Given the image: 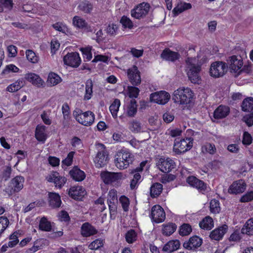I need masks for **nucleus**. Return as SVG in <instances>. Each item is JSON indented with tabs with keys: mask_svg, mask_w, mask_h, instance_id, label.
Masks as SVG:
<instances>
[{
	"mask_svg": "<svg viewBox=\"0 0 253 253\" xmlns=\"http://www.w3.org/2000/svg\"><path fill=\"white\" fill-rule=\"evenodd\" d=\"M186 63L187 74L189 80L193 84H199L201 80V65L198 63L196 59L193 58H188Z\"/></svg>",
	"mask_w": 253,
	"mask_h": 253,
	"instance_id": "1",
	"label": "nucleus"
},
{
	"mask_svg": "<svg viewBox=\"0 0 253 253\" xmlns=\"http://www.w3.org/2000/svg\"><path fill=\"white\" fill-rule=\"evenodd\" d=\"M133 161V156L127 149H121L115 155L114 162L116 166L123 169L126 168Z\"/></svg>",
	"mask_w": 253,
	"mask_h": 253,
	"instance_id": "2",
	"label": "nucleus"
},
{
	"mask_svg": "<svg viewBox=\"0 0 253 253\" xmlns=\"http://www.w3.org/2000/svg\"><path fill=\"white\" fill-rule=\"evenodd\" d=\"M193 93L190 88H178L174 91L172 100L176 103L187 104L190 102Z\"/></svg>",
	"mask_w": 253,
	"mask_h": 253,
	"instance_id": "3",
	"label": "nucleus"
},
{
	"mask_svg": "<svg viewBox=\"0 0 253 253\" xmlns=\"http://www.w3.org/2000/svg\"><path fill=\"white\" fill-rule=\"evenodd\" d=\"M98 152L94 159V162L96 168H102L106 166L109 161L108 154L105 145L99 143Z\"/></svg>",
	"mask_w": 253,
	"mask_h": 253,
	"instance_id": "4",
	"label": "nucleus"
},
{
	"mask_svg": "<svg viewBox=\"0 0 253 253\" xmlns=\"http://www.w3.org/2000/svg\"><path fill=\"white\" fill-rule=\"evenodd\" d=\"M193 139L186 137L185 139H175L173 146V151L177 154L184 153L190 150L193 146Z\"/></svg>",
	"mask_w": 253,
	"mask_h": 253,
	"instance_id": "5",
	"label": "nucleus"
},
{
	"mask_svg": "<svg viewBox=\"0 0 253 253\" xmlns=\"http://www.w3.org/2000/svg\"><path fill=\"white\" fill-rule=\"evenodd\" d=\"M228 65L223 61H216L211 65L210 75L215 78L223 76L227 72Z\"/></svg>",
	"mask_w": 253,
	"mask_h": 253,
	"instance_id": "6",
	"label": "nucleus"
},
{
	"mask_svg": "<svg viewBox=\"0 0 253 253\" xmlns=\"http://www.w3.org/2000/svg\"><path fill=\"white\" fill-rule=\"evenodd\" d=\"M77 114L74 112L73 115L76 120L81 124L85 126L91 125L94 121L95 116L93 112L87 111L83 113L82 110L79 109Z\"/></svg>",
	"mask_w": 253,
	"mask_h": 253,
	"instance_id": "7",
	"label": "nucleus"
},
{
	"mask_svg": "<svg viewBox=\"0 0 253 253\" xmlns=\"http://www.w3.org/2000/svg\"><path fill=\"white\" fill-rule=\"evenodd\" d=\"M227 65L229 66L230 72L235 74L238 72L243 66V62L241 56L232 55L228 57L226 60Z\"/></svg>",
	"mask_w": 253,
	"mask_h": 253,
	"instance_id": "8",
	"label": "nucleus"
},
{
	"mask_svg": "<svg viewBox=\"0 0 253 253\" xmlns=\"http://www.w3.org/2000/svg\"><path fill=\"white\" fill-rule=\"evenodd\" d=\"M170 94L166 91H160L152 93L150 96V100L161 105H165L170 99Z\"/></svg>",
	"mask_w": 253,
	"mask_h": 253,
	"instance_id": "9",
	"label": "nucleus"
},
{
	"mask_svg": "<svg viewBox=\"0 0 253 253\" xmlns=\"http://www.w3.org/2000/svg\"><path fill=\"white\" fill-rule=\"evenodd\" d=\"M24 181L25 179L23 176H16L11 180L9 186L10 188H7L6 192H8L9 195H12L14 193L19 192L23 188Z\"/></svg>",
	"mask_w": 253,
	"mask_h": 253,
	"instance_id": "10",
	"label": "nucleus"
},
{
	"mask_svg": "<svg viewBox=\"0 0 253 253\" xmlns=\"http://www.w3.org/2000/svg\"><path fill=\"white\" fill-rule=\"evenodd\" d=\"M100 176L104 183L111 184L121 180L123 177V173L104 171L101 172Z\"/></svg>",
	"mask_w": 253,
	"mask_h": 253,
	"instance_id": "11",
	"label": "nucleus"
},
{
	"mask_svg": "<svg viewBox=\"0 0 253 253\" xmlns=\"http://www.w3.org/2000/svg\"><path fill=\"white\" fill-rule=\"evenodd\" d=\"M150 7V4L148 3L142 2L131 11V15L133 17L140 19L148 13Z\"/></svg>",
	"mask_w": 253,
	"mask_h": 253,
	"instance_id": "12",
	"label": "nucleus"
},
{
	"mask_svg": "<svg viewBox=\"0 0 253 253\" xmlns=\"http://www.w3.org/2000/svg\"><path fill=\"white\" fill-rule=\"evenodd\" d=\"M127 77L130 83L134 86L140 84L141 79L140 73L135 65L129 68L127 72Z\"/></svg>",
	"mask_w": 253,
	"mask_h": 253,
	"instance_id": "13",
	"label": "nucleus"
},
{
	"mask_svg": "<svg viewBox=\"0 0 253 253\" xmlns=\"http://www.w3.org/2000/svg\"><path fill=\"white\" fill-rule=\"evenodd\" d=\"M151 218L156 223L164 221L166 218V214L164 209L159 205L154 206L151 210Z\"/></svg>",
	"mask_w": 253,
	"mask_h": 253,
	"instance_id": "14",
	"label": "nucleus"
},
{
	"mask_svg": "<svg viewBox=\"0 0 253 253\" xmlns=\"http://www.w3.org/2000/svg\"><path fill=\"white\" fill-rule=\"evenodd\" d=\"M107 203L109 208L110 216L112 218V216L115 214L117 211L118 198L116 190L112 189L109 191L108 195Z\"/></svg>",
	"mask_w": 253,
	"mask_h": 253,
	"instance_id": "15",
	"label": "nucleus"
},
{
	"mask_svg": "<svg viewBox=\"0 0 253 253\" xmlns=\"http://www.w3.org/2000/svg\"><path fill=\"white\" fill-rule=\"evenodd\" d=\"M64 64L72 67H78L81 62L79 54L77 52L68 53L63 58Z\"/></svg>",
	"mask_w": 253,
	"mask_h": 253,
	"instance_id": "16",
	"label": "nucleus"
},
{
	"mask_svg": "<svg viewBox=\"0 0 253 253\" xmlns=\"http://www.w3.org/2000/svg\"><path fill=\"white\" fill-rule=\"evenodd\" d=\"M158 166L162 172L168 173L175 168V165L174 162L169 158L166 159L161 158L158 163Z\"/></svg>",
	"mask_w": 253,
	"mask_h": 253,
	"instance_id": "17",
	"label": "nucleus"
},
{
	"mask_svg": "<svg viewBox=\"0 0 253 253\" xmlns=\"http://www.w3.org/2000/svg\"><path fill=\"white\" fill-rule=\"evenodd\" d=\"M68 194L73 199L81 200L86 194V191L81 186H74L70 188Z\"/></svg>",
	"mask_w": 253,
	"mask_h": 253,
	"instance_id": "18",
	"label": "nucleus"
},
{
	"mask_svg": "<svg viewBox=\"0 0 253 253\" xmlns=\"http://www.w3.org/2000/svg\"><path fill=\"white\" fill-rule=\"evenodd\" d=\"M187 182L191 186L196 188L200 192H205L207 189V184L194 176H189L187 179Z\"/></svg>",
	"mask_w": 253,
	"mask_h": 253,
	"instance_id": "19",
	"label": "nucleus"
},
{
	"mask_svg": "<svg viewBox=\"0 0 253 253\" xmlns=\"http://www.w3.org/2000/svg\"><path fill=\"white\" fill-rule=\"evenodd\" d=\"M202 243V239L195 235L190 237L188 241L185 242L183 246L186 249L194 250L200 247Z\"/></svg>",
	"mask_w": 253,
	"mask_h": 253,
	"instance_id": "20",
	"label": "nucleus"
},
{
	"mask_svg": "<svg viewBox=\"0 0 253 253\" xmlns=\"http://www.w3.org/2000/svg\"><path fill=\"white\" fill-rule=\"evenodd\" d=\"M48 182H53L55 187L61 188L66 182V178L61 176L57 172H54L46 177Z\"/></svg>",
	"mask_w": 253,
	"mask_h": 253,
	"instance_id": "21",
	"label": "nucleus"
},
{
	"mask_svg": "<svg viewBox=\"0 0 253 253\" xmlns=\"http://www.w3.org/2000/svg\"><path fill=\"white\" fill-rule=\"evenodd\" d=\"M246 184L242 180L234 182L229 187V193L231 194H239L243 193L246 189Z\"/></svg>",
	"mask_w": 253,
	"mask_h": 253,
	"instance_id": "22",
	"label": "nucleus"
},
{
	"mask_svg": "<svg viewBox=\"0 0 253 253\" xmlns=\"http://www.w3.org/2000/svg\"><path fill=\"white\" fill-rule=\"evenodd\" d=\"M227 229V225L226 224L223 225L212 231L210 236L211 239L218 241L222 238Z\"/></svg>",
	"mask_w": 253,
	"mask_h": 253,
	"instance_id": "23",
	"label": "nucleus"
},
{
	"mask_svg": "<svg viewBox=\"0 0 253 253\" xmlns=\"http://www.w3.org/2000/svg\"><path fill=\"white\" fill-rule=\"evenodd\" d=\"M49 205L53 209L59 208L62 204L60 195L56 193H48Z\"/></svg>",
	"mask_w": 253,
	"mask_h": 253,
	"instance_id": "24",
	"label": "nucleus"
},
{
	"mask_svg": "<svg viewBox=\"0 0 253 253\" xmlns=\"http://www.w3.org/2000/svg\"><path fill=\"white\" fill-rule=\"evenodd\" d=\"M179 56V54L178 52L172 51L168 48L165 49L161 54L162 58L171 62H174L178 59Z\"/></svg>",
	"mask_w": 253,
	"mask_h": 253,
	"instance_id": "25",
	"label": "nucleus"
},
{
	"mask_svg": "<svg viewBox=\"0 0 253 253\" xmlns=\"http://www.w3.org/2000/svg\"><path fill=\"white\" fill-rule=\"evenodd\" d=\"M230 112V108L228 106L220 105L213 112V117L216 119H221L225 118Z\"/></svg>",
	"mask_w": 253,
	"mask_h": 253,
	"instance_id": "26",
	"label": "nucleus"
},
{
	"mask_svg": "<svg viewBox=\"0 0 253 253\" xmlns=\"http://www.w3.org/2000/svg\"><path fill=\"white\" fill-rule=\"evenodd\" d=\"M97 233V230L88 222L84 223L81 227V234L83 237H89Z\"/></svg>",
	"mask_w": 253,
	"mask_h": 253,
	"instance_id": "27",
	"label": "nucleus"
},
{
	"mask_svg": "<svg viewBox=\"0 0 253 253\" xmlns=\"http://www.w3.org/2000/svg\"><path fill=\"white\" fill-rule=\"evenodd\" d=\"M24 79L38 87L42 86L44 84V82L39 76L34 73L26 74L25 75Z\"/></svg>",
	"mask_w": 253,
	"mask_h": 253,
	"instance_id": "28",
	"label": "nucleus"
},
{
	"mask_svg": "<svg viewBox=\"0 0 253 253\" xmlns=\"http://www.w3.org/2000/svg\"><path fill=\"white\" fill-rule=\"evenodd\" d=\"M126 115L129 117H135L137 112V105L136 101L134 99H131L126 105Z\"/></svg>",
	"mask_w": 253,
	"mask_h": 253,
	"instance_id": "29",
	"label": "nucleus"
},
{
	"mask_svg": "<svg viewBox=\"0 0 253 253\" xmlns=\"http://www.w3.org/2000/svg\"><path fill=\"white\" fill-rule=\"evenodd\" d=\"M46 127L43 125H38L35 130V137L39 141L44 143L46 139L47 135L45 133Z\"/></svg>",
	"mask_w": 253,
	"mask_h": 253,
	"instance_id": "30",
	"label": "nucleus"
},
{
	"mask_svg": "<svg viewBox=\"0 0 253 253\" xmlns=\"http://www.w3.org/2000/svg\"><path fill=\"white\" fill-rule=\"evenodd\" d=\"M71 177L77 181H83L85 177L84 172L79 169L78 167H74L70 172Z\"/></svg>",
	"mask_w": 253,
	"mask_h": 253,
	"instance_id": "31",
	"label": "nucleus"
},
{
	"mask_svg": "<svg viewBox=\"0 0 253 253\" xmlns=\"http://www.w3.org/2000/svg\"><path fill=\"white\" fill-rule=\"evenodd\" d=\"M180 245V242L177 240L169 241L165 245L163 251L165 252L170 253L177 250Z\"/></svg>",
	"mask_w": 253,
	"mask_h": 253,
	"instance_id": "32",
	"label": "nucleus"
},
{
	"mask_svg": "<svg viewBox=\"0 0 253 253\" xmlns=\"http://www.w3.org/2000/svg\"><path fill=\"white\" fill-rule=\"evenodd\" d=\"M25 85V81L24 78L18 80L15 83L8 85L6 88L7 91L10 92H14L20 89Z\"/></svg>",
	"mask_w": 253,
	"mask_h": 253,
	"instance_id": "33",
	"label": "nucleus"
},
{
	"mask_svg": "<svg viewBox=\"0 0 253 253\" xmlns=\"http://www.w3.org/2000/svg\"><path fill=\"white\" fill-rule=\"evenodd\" d=\"M93 83L92 80L89 79L85 83V92L84 96V100L87 101L91 99L93 94Z\"/></svg>",
	"mask_w": 253,
	"mask_h": 253,
	"instance_id": "34",
	"label": "nucleus"
},
{
	"mask_svg": "<svg viewBox=\"0 0 253 253\" xmlns=\"http://www.w3.org/2000/svg\"><path fill=\"white\" fill-rule=\"evenodd\" d=\"M163 190V185L160 183H154L150 189V196L152 198H156L159 196Z\"/></svg>",
	"mask_w": 253,
	"mask_h": 253,
	"instance_id": "35",
	"label": "nucleus"
},
{
	"mask_svg": "<svg viewBox=\"0 0 253 253\" xmlns=\"http://www.w3.org/2000/svg\"><path fill=\"white\" fill-rule=\"evenodd\" d=\"M241 233L248 235H253V218L248 219L241 229Z\"/></svg>",
	"mask_w": 253,
	"mask_h": 253,
	"instance_id": "36",
	"label": "nucleus"
},
{
	"mask_svg": "<svg viewBox=\"0 0 253 253\" xmlns=\"http://www.w3.org/2000/svg\"><path fill=\"white\" fill-rule=\"evenodd\" d=\"M242 109L244 112H253V98L247 97L242 103Z\"/></svg>",
	"mask_w": 253,
	"mask_h": 253,
	"instance_id": "37",
	"label": "nucleus"
},
{
	"mask_svg": "<svg viewBox=\"0 0 253 253\" xmlns=\"http://www.w3.org/2000/svg\"><path fill=\"white\" fill-rule=\"evenodd\" d=\"M200 227L204 229L210 230L213 227L212 218L209 216L205 217L199 223Z\"/></svg>",
	"mask_w": 253,
	"mask_h": 253,
	"instance_id": "38",
	"label": "nucleus"
},
{
	"mask_svg": "<svg viewBox=\"0 0 253 253\" xmlns=\"http://www.w3.org/2000/svg\"><path fill=\"white\" fill-rule=\"evenodd\" d=\"M52 229L51 223L49 221L47 218L43 216L42 217L39 223V229L43 231H50Z\"/></svg>",
	"mask_w": 253,
	"mask_h": 253,
	"instance_id": "39",
	"label": "nucleus"
},
{
	"mask_svg": "<svg viewBox=\"0 0 253 253\" xmlns=\"http://www.w3.org/2000/svg\"><path fill=\"white\" fill-rule=\"evenodd\" d=\"M128 128L133 133H138L141 131V123L136 120H132L128 123Z\"/></svg>",
	"mask_w": 253,
	"mask_h": 253,
	"instance_id": "40",
	"label": "nucleus"
},
{
	"mask_svg": "<svg viewBox=\"0 0 253 253\" xmlns=\"http://www.w3.org/2000/svg\"><path fill=\"white\" fill-rule=\"evenodd\" d=\"M121 105L120 100L115 99L109 107V110L114 118L117 117V113Z\"/></svg>",
	"mask_w": 253,
	"mask_h": 253,
	"instance_id": "41",
	"label": "nucleus"
},
{
	"mask_svg": "<svg viewBox=\"0 0 253 253\" xmlns=\"http://www.w3.org/2000/svg\"><path fill=\"white\" fill-rule=\"evenodd\" d=\"M192 7L191 4L189 3L184 2L181 5H178L175 7L172 12L175 15H177L185 10L190 9Z\"/></svg>",
	"mask_w": 253,
	"mask_h": 253,
	"instance_id": "42",
	"label": "nucleus"
},
{
	"mask_svg": "<svg viewBox=\"0 0 253 253\" xmlns=\"http://www.w3.org/2000/svg\"><path fill=\"white\" fill-rule=\"evenodd\" d=\"M137 234L133 229L128 230L125 235L126 240L129 244H131L135 242L137 239Z\"/></svg>",
	"mask_w": 253,
	"mask_h": 253,
	"instance_id": "43",
	"label": "nucleus"
},
{
	"mask_svg": "<svg viewBox=\"0 0 253 253\" xmlns=\"http://www.w3.org/2000/svg\"><path fill=\"white\" fill-rule=\"evenodd\" d=\"M78 7L80 10L84 11V13H89L92 10L93 6L89 1H84L81 2Z\"/></svg>",
	"mask_w": 253,
	"mask_h": 253,
	"instance_id": "44",
	"label": "nucleus"
},
{
	"mask_svg": "<svg viewBox=\"0 0 253 253\" xmlns=\"http://www.w3.org/2000/svg\"><path fill=\"white\" fill-rule=\"evenodd\" d=\"M192 232V228L191 225L188 223L183 224L179 228V233L180 235L184 236H187L190 234Z\"/></svg>",
	"mask_w": 253,
	"mask_h": 253,
	"instance_id": "45",
	"label": "nucleus"
},
{
	"mask_svg": "<svg viewBox=\"0 0 253 253\" xmlns=\"http://www.w3.org/2000/svg\"><path fill=\"white\" fill-rule=\"evenodd\" d=\"M176 229V226L173 223L165 225L163 229V234L166 236H169L175 231Z\"/></svg>",
	"mask_w": 253,
	"mask_h": 253,
	"instance_id": "46",
	"label": "nucleus"
},
{
	"mask_svg": "<svg viewBox=\"0 0 253 253\" xmlns=\"http://www.w3.org/2000/svg\"><path fill=\"white\" fill-rule=\"evenodd\" d=\"M61 81V78L54 73H51L48 77V82L52 85H55L59 84Z\"/></svg>",
	"mask_w": 253,
	"mask_h": 253,
	"instance_id": "47",
	"label": "nucleus"
},
{
	"mask_svg": "<svg viewBox=\"0 0 253 253\" xmlns=\"http://www.w3.org/2000/svg\"><path fill=\"white\" fill-rule=\"evenodd\" d=\"M128 95L129 98L133 99L137 98L139 95L140 90L138 88L133 86H127Z\"/></svg>",
	"mask_w": 253,
	"mask_h": 253,
	"instance_id": "48",
	"label": "nucleus"
},
{
	"mask_svg": "<svg viewBox=\"0 0 253 253\" xmlns=\"http://www.w3.org/2000/svg\"><path fill=\"white\" fill-rule=\"evenodd\" d=\"M104 241L101 239H96L92 242L88 246V248L92 250H96L103 247Z\"/></svg>",
	"mask_w": 253,
	"mask_h": 253,
	"instance_id": "49",
	"label": "nucleus"
},
{
	"mask_svg": "<svg viewBox=\"0 0 253 253\" xmlns=\"http://www.w3.org/2000/svg\"><path fill=\"white\" fill-rule=\"evenodd\" d=\"M210 208L211 212L214 213H218L220 210L219 201L215 199L211 200Z\"/></svg>",
	"mask_w": 253,
	"mask_h": 253,
	"instance_id": "50",
	"label": "nucleus"
},
{
	"mask_svg": "<svg viewBox=\"0 0 253 253\" xmlns=\"http://www.w3.org/2000/svg\"><path fill=\"white\" fill-rule=\"evenodd\" d=\"M9 222L8 219L5 216L0 217V236L8 227Z\"/></svg>",
	"mask_w": 253,
	"mask_h": 253,
	"instance_id": "51",
	"label": "nucleus"
},
{
	"mask_svg": "<svg viewBox=\"0 0 253 253\" xmlns=\"http://www.w3.org/2000/svg\"><path fill=\"white\" fill-rule=\"evenodd\" d=\"M85 20L81 18L80 16H75L73 18V24L76 27L81 29L84 24Z\"/></svg>",
	"mask_w": 253,
	"mask_h": 253,
	"instance_id": "52",
	"label": "nucleus"
},
{
	"mask_svg": "<svg viewBox=\"0 0 253 253\" xmlns=\"http://www.w3.org/2000/svg\"><path fill=\"white\" fill-rule=\"evenodd\" d=\"M26 55L27 59L32 63H36L38 62V57L32 50H27Z\"/></svg>",
	"mask_w": 253,
	"mask_h": 253,
	"instance_id": "53",
	"label": "nucleus"
},
{
	"mask_svg": "<svg viewBox=\"0 0 253 253\" xmlns=\"http://www.w3.org/2000/svg\"><path fill=\"white\" fill-rule=\"evenodd\" d=\"M120 23L122 24L125 28H128V29H132L133 25L130 19L126 16H124L120 20Z\"/></svg>",
	"mask_w": 253,
	"mask_h": 253,
	"instance_id": "54",
	"label": "nucleus"
},
{
	"mask_svg": "<svg viewBox=\"0 0 253 253\" xmlns=\"http://www.w3.org/2000/svg\"><path fill=\"white\" fill-rule=\"evenodd\" d=\"M202 150L203 151L205 150L207 152L210 154H213L216 152V148L214 145L210 143H207L203 146Z\"/></svg>",
	"mask_w": 253,
	"mask_h": 253,
	"instance_id": "55",
	"label": "nucleus"
},
{
	"mask_svg": "<svg viewBox=\"0 0 253 253\" xmlns=\"http://www.w3.org/2000/svg\"><path fill=\"white\" fill-rule=\"evenodd\" d=\"M75 152L71 151L69 153L66 158L63 160L62 162V165H64L66 166H70L72 165L73 162V159Z\"/></svg>",
	"mask_w": 253,
	"mask_h": 253,
	"instance_id": "56",
	"label": "nucleus"
},
{
	"mask_svg": "<svg viewBox=\"0 0 253 253\" xmlns=\"http://www.w3.org/2000/svg\"><path fill=\"white\" fill-rule=\"evenodd\" d=\"M120 202L122 204V207L124 211H126L128 210L129 204L128 199L125 196H122L120 198Z\"/></svg>",
	"mask_w": 253,
	"mask_h": 253,
	"instance_id": "57",
	"label": "nucleus"
},
{
	"mask_svg": "<svg viewBox=\"0 0 253 253\" xmlns=\"http://www.w3.org/2000/svg\"><path fill=\"white\" fill-rule=\"evenodd\" d=\"M19 70V68H17L16 66L13 64H10L7 65L5 69L2 71L1 73V75H5L8 73H9L10 71L12 72L16 73Z\"/></svg>",
	"mask_w": 253,
	"mask_h": 253,
	"instance_id": "58",
	"label": "nucleus"
},
{
	"mask_svg": "<svg viewBox=\"0 0 253 253\" xmlns=\"http://www.w3.org/2000/svg\"><path fill=\"white\" fill-rule=\"evenodd\" d=\"M52 27L56 31H59L63 33H65L67 31V27L62 23L57 22L52 25Z\"/></svg>",
	"mask_w": 253,
	"mask_h": 253,
	"instance_id": "59",
	"label": "nucleus"
},
{
	"mask_svg": "<svg viewBox=\"0 0 253 253\" xmlns=\"http://www.w3.org/2000/svg\"><path fill=\"white\" fill-rule=\"evenodd\" d=\"M163 118L165 123L169 124L173 121L174 116L172 112H167L163 114Z\"/></svg>",
	"mask_w": 253,
	"mask_h": 253,
	"instance_id": "60",
	"label": "nucleus"
},
{
	"mask_svg": "<svg viewBox=\"0 0 253 253\" xmlns=\"http://www.w3.org/2000/svg\"><path fill=\"white\" fill-rule=\"evenodd\" d=\"M252 137L251 135L247 131L244 132L242 142L243 144L249 145L252 142Z\"/></svg>",
	"mask_w": 253,
	"mask_h": 253,
	"instance_id": "61",
	"label": "nucleus"
},
{
	"mask_svg": "<svg viewBox=\"0 0 253 253\" xmlns=\"http://www.w3.org/2000/svg\"><path fill=\"white\" fill-rule=\"evenodd\" d=\"M253 200V191L247 192L240 199V202L242 203L248 202Z\"/></svg>",
	"mask_w": 253,
	"mask_h": 253,
	"instance_id": "62",
	"label": "nucleus"
},
{
	"mask_svg": "<svg viewBox=\"0 0 253 253\" xmlns=\"http://www.w3.org/2000/svg\"><path fill=\"white\" fill-rule=\"evenodd\" d=\"M118 26L114 24H109L106 28V32L111 36H114L116 34L118 30Z\"/></svg>",
	"mask_w": 253,
	"mask_h": 253,
	"instance_id": "63",
	"label": "nucleus"
},
{
	"mask_svg": "<svg viewBox=\"0 0 253 253\" xmlns=\"http://www.w3.org/2000/svg\"><path fill=\"white\" fill-rule=\"evenodd\" d=\"M59 219L61 221H65V222H68L69 221H70V217L69 215V214L68 213V212L65 211H61L59 213Z\"/></svg>",
	"mask_w": 253,
	"mask_h": 253,
	"instance_id": "64",
	"label": "nucleus"
}]
</instances>
